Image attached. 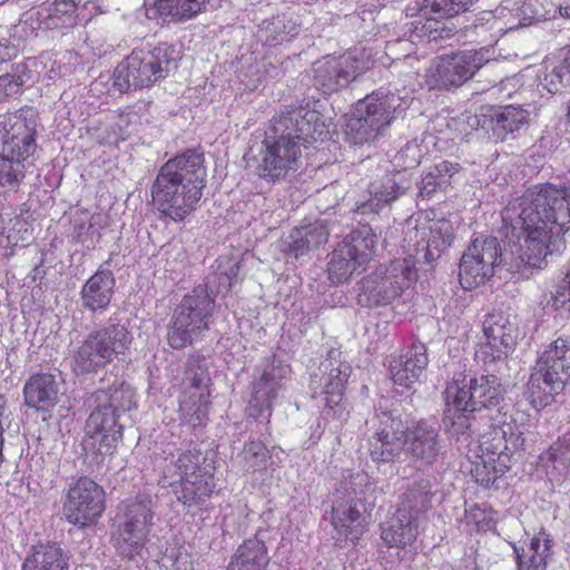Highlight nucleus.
Listing matches in <instances>:
<instances>
[{
  "instance_id": "nucleus-1",
  "label": "nucleus",
  "mask_w": 570,
  "mask_h": 570,
  "mask_svg": "<svg viewBox=\"0 0 570 570\" xmlns=\"http://www.w3.org/2000/svg\"><path fill=\"white\" fill-rule=\"evenodd\" d=\"M505 228L517 236V254L531 267L564 247V226L570 223V185H535L511 200L502 212Z\"/></svg>"
},
{
  "instance_id": "nucleus-2",
  "label": "nucleus",
  "mask_w": 570,
  "mask_h": 570,
  "mask_svg": "<svg viewBox=\"0 0 570 570\" xmlns=\"http://www.w3.org/2000/svg\"><path fill=\"white\" fill-rule=\"evenodd\" d=\"M207 184L205 157L195 149L165 161L151 186V204L159 217L183 223L199 207Z\"/></svg>"
},
{
  "instance_id": "nucleus-3",
  "label": "nucleus",
  "mask_w": 570,
  "mask_h": 570,
  "mask_svg": "<svg viewBox=\"0 0 570 570\" xmlns=\"http://www.w3.org/2000/svg\"><path fill=\"white\" fill-rule=\"evenodd\" d=\"M503 394L501 380L493 374L471 377L469 381L454 377L444 392V422L450 424L453 434L472 433V413L482 407L499 405Z\"/></svg>"
},
{
  "instance_id": "nucleus-4",
  "label": "nucleus",
  "mask_w": 570,
  "mask_h": 570,
  "mask_svg": "<svg viewBox=\"0 0 570 570\" xmlns=\"http://www.w3.org/2000/svg\"><path fill=\"white\" fill-rule=\"evenodd\" d=\"M154 519L155 503L148 493H138L118 503L111 543L119 556L128 560L142 556L149 542Z\"/></svg>"
},
{
  "instance_id": "nucleus-5",
  "label": "nucleus",
  "mask_w": 570,
  "mask_h": 570,
  "mask_svg": "<svg viewBox=\"0 0 570 570\" xmlns=\"http://www.w3.org/2000/svg\"><path fill=\"white\" fill-rule=\"evenodd\" d=\"M179 52L174 45L159 42L155 47L135 48L114 70V86L121 92L154 86L177 69Z\"/></svg>"
},
{
  "instance_id": "nucleus-6",
  "label": "nucleus",
  "mask_w": 570,
  "mask_h": 570,
  "mask_svg": "<svg viewBox=\"0 0 570 570\" xmlns=\"http://www.w3.org/2000/svg\"><path fill=\"white\" fill-rule=\"evenodd\" d=\"M134 342L132 333L119 322H109L91 331L72 356V370L77 374L97 373L119 355H125Z\"/></svg>"
},
{
  "instance_id": "nucleus-7",
  "label": "nucleus",
  "mask_w": 570,
  "mask_h": 570,
  "mask_svg": "<svg viewBox=\"0 0 570 570\" xmlns=\"http://www.w3.org/2000/svg\"><path fill=\"white\" fill-rule=\"evenodd\" d=\"M215 299L206 286H197L186 294L175 307L167 326V342L174 350L191 346L194 341L209 330Z\"/></svg>"
},
{
  "instance_id": "nucleus-8",
  "label": "nucleus",
  "mask_w": 570,
  "mask_h": 570,
  "mask_svg": "<svg viewBox=\"0 0 570 570\" xmlns=\"http://www.w3.org/2000/svg\"><path fill=\"white\" fill-rule=\"evenodd\" d=\"M401 99L394 94L376 91L360 100L345 125V136L354 145L372 142L390 127Z\"/></svg>"
},
{
  "instance_id": "nucleus-9",
  "label": "nucleus",
  "mask_w": 570,
  "mask_h": 570,
  "mask_svg": "<svg viewBox=\"0 0 570 570\" xmlns=\"http://www.w3.org/2000/svg\"><path fill=\"white\" fill-rule=\"evenodd\" d=\"M199 450L181 451L174 462V475L177 480L171 482L177 500L186 508H203L216 490L215 478L205 466Z\"/></svg>"
},
{
  "instance_id": "nucleus-10",
  "label": "nucleus",
  "mask_w": 570,
  "mask_h": 570,
  "mask_svg": "<svg viewBox=\"0 0 570 570\" xmlns=\"http://www.w3.org/2000/svg\"><path fill=\"white\" fill-rule=\"evenodd\" d=\"M377 236L368 226H362L347 235L334 249L328 263V277L333 283L346 282L363 268L375 253Z\"/></svg>"
},
{
  "instance_id": "nucleus-11",
  "label": "nucleus",
  "mask_w": 570,
  "mask_h": 570,
  "mask_svg": "<svg viewBox=\"0 0 570 570\" xmlns=\"http://www.w3.org/2000/svg\"><path fill=\"white\" fill-rule=\"evenodd\" d=\"M106 510V492L88 476L70 484L62 503L66 520L81 529L96 525Z\"/></svg>"
},
{
  "instance_id": "nucleus-12",
  "label": "nucleus",
  "mask_w": 570,
  "mask_h": 570,
  "mask_svg": "<svg viewBox=\"0 0 570 570\" xmlns=\"http://www.w3.org/2000/svg\"><path fill=\"white\" fill-rule=\"evenodd\" d=\"M489 61L484 50H465L434 58L425 71L430 89L460 87Z\"/></svg>"
},
{
  "instance_id": "nucleus-13",
  "label": "nucleus",
  "mask_w": 570,
  "mask_h": 570,
  "mask_svg": "<svg viewBox=\"0 0 570 570\" xmlns=\"http://www.w3.org/2000/svg\"><path fill=\"white\" fill-rule=\"evenodd\" d=\"M370 53L355 49L340 57H327L315 65V86L325 94L336 92L371 68Z\"/></svg>"
},
{
  "instance_id": "nucleus-14",
  "label": "nucleus",
  "mask_w": 570,
  "mask_h": 570,
  "mask_svg": "<svg viewBox=\"0 0 570 570\" xmlns=\"http://www.w3.org/2000/svg\"><path fill=\"white\" fill-rule=\"evenodd\" d=\"M372 490L368 475L360 473L353 476L346 489L347 499L337 500L332 508V525L337 541L346 540L355 542L363 534L365 518L357 509L360 495Z\"/></svg>"
},
{
  "instance_id": "nucleus-15",
  "label": "nucleus",
  "mask_w": 570,
  "mask_h": 570,
  "mask_svg": "<svg viewBox=\"0 0 570 570\" xmlns=\"http://www.w3.org/2000/svg\"><path fill=\"white\" fill-rule=\"evenodd\" d=\"M37 147L36 122L22 109L0 117V155L32 161Z\"/></svg>"
},
{
  "instance_id": "nucleus-16",
  "label": "nucleus",
  "mask_w": 570,
  "mask_h": 570,
  "mask_svg": "<svg viewBox=\"0 0 570 570\" xmlns=\"http://www.w3.org/2000/svg\"><path fill=\"white\" fill-rule=\"evenodd\" d=\"M518 328L503 314L488 315L483 322L475 356L484 365L504 361L515 347Z\"/></svg>"
},
{
  "instance_id": "nucleus-17",
  "label": "nucleus",
  "mask_w": 570,
  "mask_h": 570,
  "mask_svg": "<svg viewBox=\"0 0 570 570\" xmlns=\"http://www.w3.org/2000/svg\"><path fill=\"white\" fill-rule=\"evenodd\" d=\"M323 116L309 102L287 111V173L292 161L301 157V145H306L327 135Z\"/></svg>"
},
{
  "instance_id": "nucleus-18",
  "label": "nucleus",
  "mask_w": 570,
  "mask_h": 570,
  "mask_svg": "<svg viewBox=\"0 0 570 570\" xmlns=\"http://www.w3.org/2000/svg\"><path fill=\"white\" fill-rule=\"evenodd\" d=\"M416 277L414 258L409 256L393 261L383 276H371L363 286L375 304H387L410 287Z\"/></svg>"
},
{
  "instance_id": "nucleus-19",
  "label": "nucleus",
  "mask_w": 570,
  "mask_h": 570,
  "mask_svg": "<svg viewBox=\"0 0 570 570\" xmlns=\"http://www.w3.org/2000/svg\"><path fill=\"white\" fill-rule=\"evenodd\" d=\"M124 436V426L112 415L92 411L86 422L83 449L95 460L111 456Z\"/></svg>"
},
{
  "instance_id": "nucleus-20",
  "label": "nucleus",
  "mask_w": 570,
  "mask_h": 570,
  "mask_svg": "<svg viewBox=\"0 0 570 570\" xmlns=\"http://www.w3.org/2000/svg\"><path fill=\"white\" fill-rule=\"evenodd\" d=\"M335 355L336 352L331 351L328 358L321 363L318 372L311 375L314 395H325V404L331 409L341 404L344 384L351 373L350 365L336 360Z\"/></svg>"
},
{
  "instance_id": "nucleus-21",
  "label": "nucleus",
  "mask_w": 570,
  "mask_h": 570,
  "mask_svg": "<svg viewBox=\"0 0 570 570\" xmlns=\"http://www.w3.org/2000/svg\"><path fill=\"white\" fill-rule=\"evenodd\" d=\"M523 434V430L512 422L493 426L479 440L480 454L495 458L497 461L502 456L511 460L512 453L524 445Z\"/></svg>"
},
{
  "instance_id": "nucleus-22",
  "label": "nucleus",
  "mask_w": 570,
  "mask_h": 570,
  "mask_svg": "<svg viewBox=\"0 0 570 570\" xmlns=\"http://www.w3.org/2000/svg\"><path fill=\"white\" fill-rule=\"evenodd\" d=\"M23 404L37 412H49L59 402V383L55 374L37 372L29 376L23 389Z\"/></svg>"
},
{
  "instance_id": "nucleus-23",
  "label": "nucleus",
  "mask_w": 570,
  "mask_h": 570,
  "mask_svg": "<svg viewBox=\"0 0 570 570\" xmlns=\"http://www.w3.org/2000/svg\"><path fill=\"white\" fill-rule=\"evenodd\" d=\"M429 364L426 347L415 343L397 357L390 360V374L393 382L406 389L419 382Z\"/></svg>"
},
{
  "instance_id": "nucleus-24",
  "label": "nucleus",
  "mask_w": 570,
  "mask_h": 570,
  "mask_svg": "<svg viewBox=\"0 0 570 570\" xmlns=\"http://www.w3.org/2000/svg\"><path fill=\"white\" fill-rule=\"evenodd\" d=\"M535 367L549 376L550 382L566 386L570 380V336L553 341L538 357Z\"/></svg>"
},
{
  "instance_id": "nucleus-25",
  "label": "nucleus",
  "mask_w": 570,
  "mask_h": 570,
  "mask_svg": "<svg viewBox=\"0 0 570 570\" xmlns=\"http://www.w3.org/2000/svg\"><path fill=\"white\" fill-rule=\"evenodd\" d=\"M68 552L56 541H38L32 544L21 570H70Z\"/></svg>"
},
{
  "instance_id": "nucleus-26",
  "label": "nucleus",
  "mask_w": 570,
  "mask_h": 570,
  "mask_svg": "<svg viewBox=\"0 0 570 570\" xmlns=\"http://www.w3.org/2000/svg\"><path fill=\"white\" fill-rule=\"evenodd\" d=\"M417 534L416 517L405 509H397L381 524V539L390 548L405 549L416 540Z\"/></svg>"
},
{
  "instance_id": "nucleus-27",
  "label": "nucleus",
  "mask_w": 570,
  "mask_h": 570,
  "mask_svg": "<svg viewBox=\"0 0 570 570\" xmlns=\"http://www.w3.org/2000/svg\"><path fill=\"white\" fill-rule=\"evenodd\" d=\"M404 448V431L401 421L389 419L383 429L370 440V453L373 461L392 462L400 456Z\"/></svg>"
},
{
  "instance_id": "nucleus-28",
  "label": "nucleus",
  "mask_w": 570,
  "mask_h": 570,
  "mask_svg": "<svg viewBox=\"0 0 570 570\" xmlns=\"http://www.w3.org/2000/svg\"><path fill=\"white\" fill-rule=\"evenodd\" d=\"M275 367L264 370L262 376L254 382L252 397L248 402L247 414L254 419L268 420L272 415V402L281 387L282 375H275Z\"/></svg>"
},
{
  "instance_id": "nucleus-29",
  "label": "nucleus",
  "mask_w": 570,
  "mask_h": 570,
  "mask_svg": "<svg viewBox=\"0 0 570 570\" xmlns=\"http://www.w3.org/2000/svg\"><path fill=\"white\" fill-rule=\"evenodd\" d=\"M115 284L112 272L99 268L80 291L83 308L94 313L107 309L114 296Z\"/></svg>"
},
{
  "instance_id": "nucleus-30",
  "label": "nucleus",
  "mask_w": 570,
  "mask_h": 570,
  "mask_svg": "<svg viewBox=\"0 0 570 570\" xmlns=\"http://www.w3.org/2000/svg\"><path fill=\"white\" fill-rule=\"evenodd\" d=\"M406 451L423 464H431L439 455V434L436 429L426 423L419 422L404 435Z\"/></svg>"
},
{
  "instance_id": "nucleus-31",
  "label": "nucleus",
  "mask_w": 570,
  "mask_h": 570,
  "mask_svg": "<svg viewBox=\"0 0 570 570\" xmlns=\"http://www.w3.org/2000/svg\"><path fill=\"white\" fill-rule=\"evenodd\" d=\"M518 570H547L552 556L550 535L540 530L522 547L513 546Z\"/></svg>"
},
{
  "instance_id": "nucleus-32",
  "label": "nucleus",
  "mask_w": 570,
  "mask_h": 570,
  "mask_svg": "<svg viewBox=\"0 0 570 570\" xmlns=\"http://www.w3.org/2000/svg\"><path fill=\"white\" fill-rule=\"evenodd\" d=\"M210 405V389H181L178 396L179 417L193 428L203 426L207 423Z\"/></svg>"
},
{
  "instance_id": "nucleus-33",
  "label": "nucleus",
  "mask_w": 570,
  "mask_h": 570,
  "mask_svg": "<svg viewBox=\"0 0 570 570\" xmlns=\"http://www.w3.org/2000/svg\"><path fill=\"white\" fill-rule=\"evenodd\" d=\"M209 0H155L149 12L150 18L163 23H179L198 16Z\"/></svg>"
},
{
  "instance_id": "nucleus-34",
  "label": "nucleus",
  "mask_w": 570,
  "mask_h": 570,
  "mask_svg": "<svg viewBox=\"0 0 570 570\" xmlns=\"http://www.w3.org/2000/svg\"><path fill=\"white\" fill-rule=\"evenodd\" d=\"M102 395L105 396L104 403L94 411L112 415L116 422H119L121 414L137 407L136 392L125 381L114 382L111 386L102 391Z\"/></svg>"
},
{
  "instance_id": "nucleus-35",
  "label": "nucleus",
  "mask_w": 570,
  "mask_h": 570,
  "mask_svg": "<svg viewBox=\"0 0 570 570\" xmlns=\"http://www.w3.org/2000/svg\"><path fill=\"white\" fill-rule=\"evenodd\" d=\"M267 564L268 556L264 541L252 538L237 548L226 570H264Z\"/></svg>"
},
{
  "instance_id": "nucleus-36",
  "label": "nucleus",
  "mask_w": 570,
  "mask_h": 570,
  "mask_svg": "<svg viewBox=\"0 0 570 570\" xmlns=\"http://www.w3.org/2000/svg\"><path fill=\"white\" fill-rule=\"evenodd\" d=\"M564 386H558L554 382H550L549 376L534 366L527 383L524 396L532 407L539 410L549 405L554 395L562 392Z\"/></svg>"
},
{
  "instance_id": "nucleus-37",
  "label": "nucleus",
  "mask_w": 570,
  "mask_h": 570,
  "mask_svg": "<svg viewBox=\"0 0 570 570\" xmlns=\"http://www.w3.org/2000/svg\"><path fill=\"white\" fill-rule=\"evenodd\" d=\"M494 271L479 259V256L473 253L469 247L464 252L460 263L459 277L463 288L471 289L481 284H484L492 277Z\"/></svg>"
},
{
  "instance_id": "nucleus-38",
  "label": "nucleus",
  "mask_w": 570,
  "mask_h": 570,
  "mask_svg": "<svg viewBox=\"0 0 570 570\" xmlns=\"http://www.w3.org/2000/svg\"><path fill=\"white\" fill-rule=\"evenodd\" d=\"M510 469V459L502 456L500 461L495 458L478 454L472 462L471 475L476 483L489 488Z\"/></svg>"
},
{
  "instance_id": "nucleus-39",
  "label": "nucleus",
  "mask_w": 570,
  "mask_h": 570,
  "mask_svg": "<svg viewBox=\"0 0 570 570\" xmlns=\"http://www.w3.org/2000/svg\"><path fill=\"white\" fill-rule=\"evenodd\" d=\"M264 144L266 149L259 165L261 176L272 180L278 179L285 169V161L282 156V150L285 149V136L267 137Z\"/></svg>"
},
{
  "instance_id": "nucleus-40",
  "label": "nucleus",
  "mask_w": 570,
  "mask_h": 570,
  "mask_svg": "<svg viewBox=\"0 0 570 570\" xmlns=\"http://www.w3.org/2000/svg\"><path fill=\"white\" fill-rule=\"evenodd\" d=\"M529 112L520 107L507 106L495 114L493 131L498 138L504 140L509 134L519 131L528 125Z\"/></svg>"
},
{
  "instance_id": "nucleus-41",
  "label": "nucleus",
  "mask_w": 570,
  "mask_h": 570,
  "mask_svg": "<svg viewBox=\"0 0 570 570\" xmlns=\"http://www.w3.org/2000/svg\"><path fill=\"white\" fill-rule=\"evenodd\" d=\"M431 481L420 479L403 494L402 503L397 509H405L407 513L414 514L417 519L420 513L431 507Z\"/></svg>"
},
{
  "instance_id": "nucleus-42",
  "label": "nucleus",
  "mask_w": 570,
  "mask_h": 570,
  "mask_svg": "<svg viewBox=\"0 0 570 570\" xmlns=\"http://www.w3.org/2000/svg\"><path fill=\"white\" fill-rule=\"evenodd\" d=\"M291 237L293 244L287 248V255L294 254L295 258L304 255L313 247H317L327 240V233L322 226H305L296 229Z\"/></svg>"
},
{
  "instance_id": "nucleus-43",
  "label": "nucleus",
  "mask_w": 570,
  "mask_h": 570,
  "mask_svg": "<svg viewBox=\"0 0 570 570\" xmlns=\"http://www.w3.org/2000/svg\"><path fill=\"white\" fill-rule=\"evenodd\" d=\"M544 70L538 75L540 85L550 94L561 92L570 87V68L564 57L559 63H544Z\"/></svg>"
},
{
  "instance_id": "nucleus-44",
  "label": "nucleus",
  "mask_w": 570,
  "mask_h": 570,
  "mask_svg": "<svg viewBox=\"0 0 570 570\" xmlns=\"http://www.w3.org/2000/svg\"><path fill=\"white\" fill-rule=\"evenodd\" d=\"M33 161L0 155V187L17 189L26 178L27 169Z\"/></svg>"
},
{
  "instance_id": "nucleus-45",
  "label": "nucleus",
  "mask_w": 570,
  "mask_h": 570,
  "mask_svg": "<svg viewBox=\"0 0 570 570\" xmlns=\"http://www.w3.org/2000/svg\"><path fill=\"white\" fill-rule=\"evenodd\" d=\"M455 171V165L450 161L444 160L435 165L433 170L422 178L420 195L422 197H431L438 189L449 185L450 178Z\"/></svg>"
},
{
  "instance_id": "nucleus-46",
  "label": "nucleus",
  "mask_w": 570,
  "mask_h": 570,
  "mask_svg": "<svg viewBox=\"0 0 570 570\" xmlns=\"http://www.w3.org/2000/svg\"><path fill=\"white\" fill-rule=\"evenodd\" d=\"M541 460L550 463L552 470L559 475L566 473L570 466V433L559 438L541 456Z\"/></svg>"
},
{
  "instance_id": "nucleus-47",
  "label": "nucleus",
  "mask_w": 570,
  "mask_h": 570,
  "mask_svg": "<svg viewBox=\"0 0 570 570\" xmlns=\"http://www.w3.org/2000/svg\"><path fill=\"white\" fill-rule=\"evenodd\" d=\"M239 459L247 471L265 469L272 461L268 449L259 441L245 443Z\"/></svg>"
},
{
  "instance_id": "nucleus-48",
  "label": "nucleus",
  "mask_w": 570,
  "mask_h": 570,
  "mask_svg": "<svg viewBox=\"0 0 570 570\" xmlns=\"http://www.w3.org/2000/svg\"><path fill=\"white\" fill-rule=\"evenodd\" d=\"M51 11V29L73 27L77 18V3L73 0H55L48 3Z\"/></svg>"
},
{
  "instance_id": "nucleus-49",
  "label": "nucleus",
  "mask_w": 570,
  "mask_h": 570,
  "mask_svg": "<svg viewBox=\"0 0 570 570\" xmlns=\"http://www.w3.org/2000/svg\"><path fill=\"white\" fill-rule=\"evenodd\" d=\"M29 223L21 216H14L10 219L9 226L0 234V245L13 249L14 247L28 242L30 237Z\"/></svg>"
},
{
  "instance_id": "nucleus-50",
  "label": "nucleus",
  "mask_w": 570,
  "mask_h": 570,
  "mask_svg": "<svg viewBox=\"0 0 570 570\" xmlns=\"http://www.w3.org/2000/svg\"><path fill=\"white\" fill-rule=\"evenodd\" d=\"M469 248L492 271L502 262V250L495 237L475 238Z\"/></svg>"
},
{
  "instance_id": "nucleus-51",
  "label": "nucleus",
  "mask_w": 570,
  "mask_h": 570,
  "mask_svg": "<svg viewBox=\"0 0 570 570\" xmlns=\"http://www.w3.org/2000/svg\"><path fill=\"white\" fill-rule=\"evenodd\" d=\"M166 570H195L191 553L183 544H169L161 558Z\"/></svg>"
},
{
  "instance_id": "nucleus-52",
  "label": "nucleus",
  "mask_w": 570,
  "mask_h": 570,
  "mask_svg": "<svg viewBox=\"0 0 570 570\" xmlns=\"http://www.w3.org/2000/svg\"><path fill=\"white\" fill-rule=\"evenodd\" d=\"M474 0H424L423 10L436 18H451L470 9Z\"/></svg>"
},
{
  "instance_id": "nucleus-53",
  "label": "nucleus",
  "mask_w": 570,
  "mask_h": 570,
  "mask_svg": "<svg viewBox=\"0 0 570 570\" xmlns=\"http://www.w3.org/2000/svg\"><path fill=\"white\" fill-rule=\"evenodd\" d=\"M543 308L551 309L570 316V285L562 279L556 284L549 294L541 299Z\"/></svg>"
},
{
  "instance_id": "nucleus-54",
  "label": "nucleus",
  "mask_w": 570,
  "mask_h": 570,
  "mask_svg": "<svg viewBox=\"0 0 570 570\" xmlns=\"http://www.w3.org/2000/svg\"><path fill=\"white\" fill-rule=\"evenodd\" d=\"M428 229L429 238L426 240V247L429 249L434 248L436 250H443L451 245L453 227L449 220H433L430 223Z\"/></svg>"
},
{
  "instance_id": "nucleus-55",
  "label": "nucleus",
  "mask_w": 570,
  "mask_h": 570,
  "mask_svg": "<svg viewBox=\"0 0 570 570\" xmlns=\"http://www.w3.org/2000/svg\"><path fill=\"white\" fill-rule=\"evenodd\" d=\"M397 176L399 175H386L382 181L372 183L370 194L383 204H389L396 199L405 189V187L400 186Z\"/></svg>"
},
{
  "instance_id": "nucleus-56",
  "label": "nucleus",
  "mask_w": 570,
  "mask_h": 570,
  "mask_svg": "<svg viewBox=\"0 0 570 570\" xmlns=\"http://www.w3.org/2000/svg\"><path fill=\"white\" fill-rule=\"evenodd\" d=\"M181 389L203 390L210 389L212 380L206 366L188 364Z\"/></svg>"
},
{
  "instance_id": "nucleus-57",
  "label": "nucleus",
  "mask_w": 570,
  "mask_h": 570,
  "mask_svg": "<svg viewBox=\"0 0 570 570\" xmlns=\"http://www.w3.org/2000/svg\"><path fill=\"white\" fill-rule=\"evenodd\" d=\"M51 11L48 3H42L33 7L23 14V23L27 24L31 31H46L52 30L49 22H51Z\"/></svg>"
},
{
  "instance_id": "nucleus-58",
  "label": "nucleus",
  "mask_w": 570,
  "mask_h": 570,
  "mask_svg": "<svg viewBox=\"0 0 570 570\" xmlns=\"http://www.w3.org/2000/svg\"><path fill=\"white\" fill-rule=\"evenodd\" d=\"M520 24L504 22L502 17L491 11L482 12L475 23L476 29L493 31L494 36L503 35L509 30L518 28Z\"/></svg>"
},
{
  "instance_id": "nucleus-59",
  "label": "nucleus",
  "mask_w": 570,
  "mask_h": 570,
  "mask_svg": "<svg viewBox=\"0 0 570 570\" xmlns=\"http://www.w3.org/2000/svg\"><path fill=\"white\" fill-rule=\"evenodd\" d=\"M424 155V148L417 140L409 141L397 154L396 160L404 169H411L419 166Z\"/></svg>"
},
{
  "instance_id": "nucleus-60",
  "label": "nucleus",
  "mask_w": 570,
  "mask_h": 570,
  "mask_svg": "<svg viewBox=\"0 0 570 570\" xmlns=\"http://www.w3.org/2000/svg\"><path fill=\"white\" fill-rule=\"evenodd\" d=\"M22 85L20 76L4 73L0 76V101L8 99Z\"/></svg>"
},
{
  "instance_id": "nucleus-61",
  "label": "nucleus",
  "mask_w": 570,
  "mask_h": 570,
  "mask_svg": "<svg viewBox=\"0 0 570 570\" xmlns=\"http://www.w3.org/2000/svg\"><path fill=\"white\" fill-rule=\"evenodd\" d=\"M413 30L410 35V39L412 42H415L416 40H431V33H432V24L431 21L423 22L422 19L415 20L413 23Z\"/></svg>"
},
{
  "instance_id": "nucleus-62",
  "label": "nucleus",
  "mask_w": 570,
  "mask_h": 570,
  "mask_svg": "<svg viewBox=\"0 0 570 570\" xmlns=\"http://www.w3.org/2000/svg\"><path fill=\"white\" fill-rule=\"evenodd\" d=\"M18 48L8 38H0V65L13 60L18 56Z\"/></svg>"
},
{
  "instance_id": "nucleus-63",
  "label": "nucleus",
  "mask_w": 570,
  "mask_h": 570,
  "mask_svg": "<svg viewBox=\"0 0 570 570\" xmlns=\"http://www.w3.org/2000/svg\"><path fill=\"white\" fill-rule=\"evenodd\" d=\"M559 11V13L563 17L570 18V0H564L562 4H559L554 8V12Z\"/></svg>"
},
{
  "instance_id": "nucleus-64",
  "label": "nucleus",
  "mask_w": 570,
  "mask_h": 570,
  "mask_svg": "<svg viewBox=\"0 0 570 570\" xmlns=\"http://www.w3.org/2000/svg\"><path fill=\"white\" fill-rule=\"evenodd\" d=\"M562 281L570 285V263Z\"/></svg>"
}]
</instances>
